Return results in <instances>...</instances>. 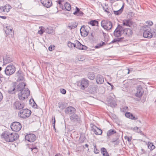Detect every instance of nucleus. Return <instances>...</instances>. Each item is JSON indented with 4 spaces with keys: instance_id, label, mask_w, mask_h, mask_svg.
I'll return each mask as SVG.
<instances>
[{
    "instance_id": "f3484780",
    "label": "nucleus",
    "mask_w": 156,
    "mask_h": 156,
    "mask_svg": "<svg viewBox=\"0 0 156 156\" xmlns=\"http://www.w3.org/2000/svg\"><path fill=\"white\" fill-rule=\"evenodd\" d=\"M42 4L45 7L47 8L50 7L52 5V2L50 0H41Z\"/></svg>"
},
{
    "instance_id": "9b49d317",
    "label": "nucleus",
    "mask_w": 156,
    "mask_h": 156,
    "mask_svg": "<svg viewBox=\"0 0 156 156\" xmlns=\"http://www.w3.org/2000/svg\"><path fill=\"white\" fill-rule=\"evenodd\" d=\"M88 27L82 26L80 30V33L82 36L86 37L88 35L89 32L88 30Z\"/></svg>"
},
{
    "instance_id": "412c9836",
    "label": "nucleus",
    "mask_w": 156,
    "mask_h": 156,
    "mask_svg": "<svg viewBox=\"0 0 156 156\" xmlns=\"http://www.w3.org/2000/svg\"><path fill=\"white\" fill-rule=\"evenodd\" d=\"M91 130L97 135H101L102 133V130L96 126L92 127Z\"/></svg>"
},
{
    "instance_id": "6e6552de",
    "label": "nucleus",
    "mask_w": 156,
    "mask_h": 156,
    "mask_svg": "<svg viewBox=\"0 0 156 156\" xmlns=\"http://www.w3.org/2000/svg\"><path fill=\"white\" fill-rule=\"evenodd\" d=\"M123 27L120 25L118 24L114 32V35L116 37H119L123 34Z\"/></svg>"
},
{
    "instance_id": "aec40b11",
    "label": "nucleus",
    "mask_w": 156,
    "mask_h": 156,
    "mask_svg": "<svg viewBox=\"0 0 156 156\" xmlns=\"http://www.w3.org/2000/svg\"><path fill=\"white\" fill-rule=\"evenodd\" d=\"M123 33L124 35L128 36H130L132 35L133 34L132 30L129 28H124L123 27Z\"/></svg>"
},
{
    "instance_id": "338daca9",
    "label": "nucleus",
    "mask_w": 156,
    "mask_h": 156,
    "mask_svg": "<svg viewBox=\"0 0 156 156\" xmlns=\"http://www.w3.org/2000/svg\"><path fill=\"white\" fill-rule=\"evenodd\" d=\"M0 18L3 19H5L6 18V17L5 16H0Z\"/></svg>"
},
{
    "instance_id": "f257e3e1",
    "label": "nucleus",
    "mask_w": 156,
    "mask_h": 156,
    "mask_svg": "<svg viewBox=\"0 0 156 156\" xmlns=\"http://www.w3.org/2000/svg\"><path fill=\"white\" fill-rule=\"evenodd\" d=\"M26 84L24 82L20 83L17 85L16 83H13L11 84L8 92L10 94H15L16 91H21L26 89L24 88Z\"/></svg>"
},
{
    "instance_id": "2eb2a0df",
    "label": "nucleus",
    "mask_w": 156,
    "mask_h": 156,
    "mask_svg": "<svg viewBox=\"0 0 156 156\" xmlns=\"http://www.w3.org/2000/svg\"><path fill=\"white\" fill-rule=\"evenodd\" d=\"M143 36L145 38H151L152 37V34H151V30L150 28L146 30H144L143 32Z\"/></svg>"
},
{
    "instance_id": "e433bc0d",
    "label": "nucleus",
    "mask_w": 156,
    "mask_h": 156,
    "mask_svg": "<svg viewBox=\"0 0 156 156\" xmlns=\"http://www.w3.org/2000/svg\"><path fill=\"white\" fill-rule=\"evenodd\" d=\"M101 6L102 7L103 9L106 12L109 13L110 12L108 11V6L107 5H106V4H105L104 5H101Z\"/></svg>"
},
{
    "instance_id": "7c9ffc66",
    "label": "nucleus",
    "mask_w": 156,
    "mask_h": 156,
    "mask_svg": "<svg viewBox=\"0 0 156 156\" xmlns=\"http://www.w3.org/2000/svg\"><path fill=\"white\" fill-rule=\"evenodd\" d=\"M12 61V59L9 57H6L3 59L4 63L5 64L10 63Z\"/></svg>"
},
{
    "instance_id": "473e14b6",
    "label": "nucleus",
    "mask_w": 156,
    "mask_h": 156,
    "mask_svg": "<svg viewBox=\"0 0 156 156\" xmlns=\"http://www.w3.org/2000/svg\"><path fill=\"white\" fill-rule=\"evenodd\" d=\"M89 23L92 26H98V22L96 20H94L90 21Z\"/></svg>"
},
{
    "instance_id": "393cba45",
    "label": "nucleus",
    "mask_w": 156,
    "mask_h": 156,
    "mask_svg": "<svg viewBox=\"0 0 156 156\" xmlns=\"http://www.w3.org/2000/svg\"><path fill=\"white\" fill-rule=\"evenodd\" d=\"M123 39V37H120L114 39L110 43H109V44L114 43H118L119 42H124L125 41H126L124 40Z\"/></svg>"
},
{
    "instance_id": "864d4df0",
    "label": "nucleus",
    "mask_w": 156,
    "mask_h": 156,
    "mask_svg": "<svg viewBox=\"0 0 156 156\" xmlns=\"http://www.w3.org/2000/svg\"><path fill=\"white\" fill-rule=\"evenodd\" d=\"M136 133H140L141 135H144V134L142 132L140 129H138V130L136 131Z\"/></svg>"
},
{
    "instance_id": "20e7f679",
    "label": "nucleus",
    "mask_w": 156,
    "mask_h": 156,
    "mask_svg": "<svg viewBox=\"0 0 156 156\" xmlns=\"http://www.w3.org/2000/svg\"><path fill=\"white\" fill-rule=\"evenodd\" d=\"M16 71L15 66L12 64L8 65L4 71L6 75L8 76L13 74Z\"/></svg>"
},
{
    "instance_id": "cd10ccee",
    "label": "nucleus",
    "mask_w": 156,
    "mask_h": 156,
    "mask_svg": "<svg viewBox=\"0 0 156 156\" xmlns=\"http://www.w3.org/2000/svg\"><path fill=\"white\" fill-rule=\"evenodd\" d=\"M3 6L5 11L4 12H8L12 8L9 4H6Z\"/></svg>"
},
{
    "instance_id": "b1692460",
    "label": "nucleus",
    "mask_w": 156,
    "mask_h": 156,
    "mask_svg": "<svg viewBox=\"0 0 156 156\" xmlns=\"http://www.w3.org/2000/svg\"><path fill=\"white\" fill-rule=\"evenodd\" d=\"M76 10L73 12V14L74 15L77 16H82L84 14L83 12L80 11V9L77 7H76Z\"/></svg>"
},
{
    "instance_id": "6ab92c4d",
    "label": "nucleus",
    "mask_w": 156,
    "mask_h": 156,
    "mask_svg": "<svg viewBox=\"0 0 156 156\" xmlns=\"http://www.w3.org/2000/svg\"><path fill=\"white\" fill-rule=\"evenodd\" d=\"M69 118L70 120L73 122L80 121V117L75 113L70 115Z\"/></svg>"
},
{
    "instance_id": "f8f14e48",
    "label": "nucleus",
    "mask_w": 156,
    "mask_h": 156,
    "mask_svg": "<svg viewBox=\"0 0 156 156\" xmlns=\"http://www.w3.org/2000/svg\"><path fill=\"white\" fill-rule=\"evenodd\" d=\"M24 106V104L22 101H16L14 103V107L16 109L19 110H21L22 109H23Z\"/></svg>"
},
{
    "instance_id": "4d7b16f0",
    "label": "nucleus",
    "mask_w": 156,
    "mask_h": 156,
    "mask_svg": "<svg viewBox=\"0 0 156 156\" xmlns=\"http://www.w3.org/2000/svg\"><path fill=\"white\" fill-rule=\"evenodd\" d=\"M139 128L137 126L135 127L133 129V130L136 132V131L138 130V129Z\"/></svg>"
},
{
    "instance_id": "a211bd4d",
    "label": "nucleus",
    "mask_w": 156,
    "mask_h": 156,
    "mask_svg": "<svg viewBox=\"0 0 156 156\" xmlns=\"http://www.w3.org/2000/svg\"><path fill=\"white\" fill-rule=\"evenodd\" d=\"M143 93L144 91L143 88L141 86H139L137 88V91L135 94L136 96L140 98L142 96Z\"/></svg>"
},
{
    "instance_id": "de8ad7c7",
    "label": "nucleus",
    "mask_w": 156,
    "mask_h": 156,
    "mask_svg": "<svg viewBox=\"0 0 156 156\" xmlns=\"http://www.w3.org/2000/svg\"><path fill=\"white\" fill-rule=\"evenodd\" d=\"M61 93L63 94H65L66 93V90L64 89H61L60 90Z\"/></svg>"
},
{
    "instance_id": "c756f323",
    "label": "nucleus",
    "mask_w": 156,
    "mask_h": 156,
    "mask_svg": "<svg viewBox=\"0 0 156 156\" xmlns=\"http://www.w3.org/2000/svg\"><path fill=\"white\" fill-rule=\"evenodd\" d=\"M95 77L94 73L93 72H89L87 74V77L91 80H94Z\"/></svg>"
},
{
    "instance_id": "0eeeda50",
    "label": "nucleus",
    "mask_w": 156,
    "mask_h": 156,
    "mask_svg": "<svg viewBox=\"0 0 156 156\" xmlns=\"http://www.w3.org/2000/svg\"><path fill=\"white\" fill-rule=\"evenodd\" d=\"M101 26L105 30H109L112 27L111 21L108 20H103L101 21Z\"/></svg>"
},
{
    "instance_id": "a18cd8bd",
    "label": "nucleus",
    "mask_w": 156,
    "mask_h": 156,
    "mask_svg": "<svg viewBox=\"0 0 156 156\" xmlns=\"http://www.w3.org/2000/svg\"><path fill=\"white\" fill-rule=\"evenodd\" d=\"M85 137L83 136H80L79 139L80 142L81 143H83L85 140Z\"/></svg>"
},
{
    "instance_id": "72a5a7b5",
    "label": "nucleus",
    "mask_w": 156,
    "mask_h": 156,
    "mask_svg": "<svg viewBox=\"0 0 156 156\" xmlns=\"http://www.w3.org/2000/svg\"><path fill=\"white\" fill-rule=\"evenodd\" d=\"M64 7L66 9L67 11H70L71 9V6L68 2H66L64 5Z\"/></svg>"
},
{
    "instance_id": "bb28decb",
    "label": "nucleus",
    "mask_w": 156,
    "mask_h": 156,
    "mask_svg": "<svg viewBox=\"0 0 156 156\" xmlns=\"http://www.w3.org/2000/svg\"><path fill=\"white\" fill-rule=\"evenodd\" d=\"M125 115L127 118H129L131 119L136 120L137 119V117H135L132 114L129 112H126L125 114Z\"/></svg>"
},
{
    "instance_id": "09e8293b",
    "label": "nucleus",
    "mask_w": 156,
    "mask_h": 156,
    "mask_svg": "<svg viewBox=\"0 0 156 156\" xmlns=\"http://www.w3.org/2000/svg\"><path fill=\"white\" fill-rule=\"evenodd\" d=\"M140 153L141 154H146L147 153V152L146 151H145L144 149H143L142 148H141Z\"/></svg>"
},
{
    "instance_id": "49530a36",
    "label": "nucleus",
    "mask_w": 156,
    "mask_h": 156,
    "mask_svg": "<svg viewBox=\"0 0 156 156\" xmlns=\"http://www.w3.org/2000/svg\"><path fill=\"white\" fill-rule=\"evenodd\" d=\"M85 59V57L83 55L80 56V57H79L78 59L79 61H84Z\"/></svg>"
},
{
    "instance_id": "13d9d810",
    "label": "nucleus",
    "mask_w": 156,
    "mask_h": 156,
    "mask_svg": "<svg viewBox=\"0 0 156 156\" xmlns=\"http://www.w3.org/2000/svg\"><path fill=\"white\" fill-rule=\"evenodd\" d=\"M63 1V0H59L58 1H56L59 4V5H62V2Z\"/></svg>"
},
{
    "instance_id": "ea45409f",
    "label": "nucleus",
    "mask_w": 156,
    "mask_h": 156,
    "mask_svg": "<svg viewBox=\"0 0 156 156\" xmlns=\"http://www.w3.org/2000/svg\"><path fill=\"white\" fill-rule=\"evenodd\" d=\"M111 142L115 145H118L119 143V140L118 139H117L115 140H113Z\"/></svg>"
},
{
    "instance_id": "bf43d9fd",
    "label": "nucleus",
    "mask_w": 156,
    "mask_h": 156,
    "mask_svg": "<svg viewBox=\"0 0 156 156\" xmlns=\"http://www.w3.org/2000/svg\"><path fill=\"white\" fill-rule=\"evenodd\" d=\"M134 13L133 12H129L128 13V15H130L132 17L134 16Z\"/></svg>"
},
{
    "instance_id": "e2e57ef3",
    "label": "nucleus",
    "mask_w": 156,
    "mask_h": 156,
    "mask_svg": "<svg viewBox=\"0 0 156 156\" xmlns=\"http://www.w3.org/2000/svg\"><path fill=\"white\" fill-rule=\"evenodd\" d=\"M3 98L2 93L0 92V102L2 100Z\"/></svg>"
},
{
    "instance_id": "a878e982",
    "label": "nucleus",
    "mask_w": 156,
    "mask_h": 156,
    "mask_svg": "<svg viewBox=\"0 0 156 156\" xmlns=\"http://www.w3.org/2000/svg\"><path fill=\"white\" fill-rule=\"evenodd\" d=\"M116 133V131L113 129L109 130L107 133V136L108 138H109L110 136Z\"/></svg>"
},
{
    "instance_id": "ddd939ff",
    "label": "nucleus",
    "mask_w": 156,
    "mask_h": 156,
    "mask_svg": "<svg viewBox=\"0 0 156 156\" xmlns=\"http://www.w3.org/2000/svg\"><path fill=\"white\" fill-rule=\"evenodd\" d=\"M76 110L75 108L72 106H69L66 108L65 110L66 114L71 115L76 112Z\"/></svg>"
},
{
    "instance_id": "f03ea898",
    "label": "nucleus",
    "mask_w": 156,
    "mask_h": 156,
    "mask_svg": "<svg viewBox=\"0 0 156 156\" xmlns=\"http://www.w3.org/2000/svg\"><path fill=\"white\" fill-rule=\"evenodd\" d=\"M1 137L7 142H12L18 139L19 135L16 133H11L5 131L2 135Z\"/></svg>"
},
{
    "instance_id": "5701e85b",
    "label": "nucleus",
    "mask_w": 156,
    "mask_h": 156,
    "mask_svg": "<svg viewBox=\"0 0 156 156\" xmlns=\"http://www.w3.org/2000/svg\"><path fill=\"white\" fill-rule=\"evenodd\" d=\"M97 83L98 84H102L104 82L103 76L101 75H98L96 78Z\"/></svg>"
},
{
    "instance_id": "c85d7f7f",
    "label": "nucleus",
    "mask_w": 156,
    "mask_h": 156,
    "mask_svg": "<svg viewBox=\"0 0 156 156\" xmlns=\"http://www.w3.org/2000/svg\"><path fill=\"white\" fill-rule=\"evenodd\" d=\"M101 154H102L104 156H109L108 153L105 148H101Z\"/></svg>"
},
{
    "instance_id": "dca6fc26",
    "label": "nucleus",
    "mask_w": 156,
    "mask_h": 156,
    "mask_svg": "<svg viewBox=\"0 0 156 156\" xmlns=\"http://www.w3.org/2000/svg\"><path fill=\"white\" fill-rule=\"evenodd\" d=\"M16 76L18 78L17 81H22L24 79L23 73L20 70H19L16 72Z\"/></svg>"
},
{
    "instance_id": "c9c22d12",
    "label": "nucleus",
    "mask_w": 156,
    "mask_h": 156,
    "mask_svg": "<svg viewBox=\"0 0 156 156\" xmlns=\"http://www.w3.org/2000/svg\"><path fill=\"white\" fill-rule=\"evenodd\" d=\"M148 148L150 149L151 151L153 150L155 147L153 145V144L152 143H148Z\"/></svg>"
},
{
    "instance_id": "1a4fd4ad",
    "label": "nucleus",
    "mask_w": 156,
    "mask_h": 156,
    "mask_svg": "<svg viewBox=\"0 0 156 156\" xmlns=\"http://www.w3.org/2000/svg\"><path fill=\"white\" fill-rule=\"evenodd\" d=\"M10 127L12 130L17 132L19 131L21 129L22 126L20 122H15L11 124Z\"/></svg>"
},
{
    "instance_id": "8fccbe9b",
    "label": "nucleus",
    "mask_w": 156,
    "mask_h": 156,
    "mask_svg": "<svg viewBox=\"0 0 156 156\" xmlns=\"http://www.w3.org/2000/svg\"><path fill=\"white\" fill-rule=\"evenodd\" d=\"M52 125H55V117H52Z\"/></svg>"
},
{
    "instance_id": "603ef678",
    "label": "nucleus",
    "mask_w": 156,
    "mask_h": 156,
    "mask_svg": "<svg viewBox=\"0 0 156 156\" xmlns=\"http://www.w3.org/2000/svg\"><path fill=\"white\" fill-rule=\"evenodd\" d=\"M44 32V30L43 29H41L38 31V33L41 35L43 34Z\"/></svg>"
},
{
    "instance_id": "7ed1b4c3",
    "label": "nucleus",
    "mask_w": 156,
    "mask_h": 156,
    "mask_svg": "<svg viewBox=\"0 0 156 156\" xmlns=\"http://www.w3.org/2000/svg\"><path fill=\"white\" fill-rule=\"evenodd\" d=\"M31 113V111L28 109H23L20 110L18 113V115L20 118L26 119L30 116Z\"/></svg>"
},
{
    "instance_id": "37998d69",
    "label": "nucleus",
    "mask_w": 156,
    "mask_h": 156,
    "mask_svg": "<svg viewBox=\"0 0 156 156\" xmlns=\"http://www.w3.org/2000/svg\"><path fill=\"white\" fill-rule=\"evenodd\" d=\"M152 37H156V29H153L151 30Z\"/></svg>"
},
{
    "instance_id": "0e129e2a",
    "label": "nucleus",
    "mask_w": 156,
    "mask_h": 156,
    "mask_svg": "<svg viewBox=\"0 0 156 156\" xmlns=\"http://www.w3.org/2000/svg\"><path fill=\"white\" fill-rule=\"evenodd\" d=\"M126 139L127 140L128 142H130L131 140V139L128 136H126Z\"/></svg>"
},
{
    "instance_id": "774afa93",
    "label": "nucleus",
    "mask_w": 156,
    "mask_h": 156,
    "mask_svg": "<svg viewBox=\"0 0 156 156\" xmlns=\"http://www.w3.org/2000/svg\"><path fill=\"white\" fill-rule=\"evenodd\" d=\"M96 48H98L101 47L100 46H99V45L98 44L97 45H96L95 47Z\"/></svg>"
},
{
    "instance_id": "58836bf2",
    "label": "nucleus",
    "mask_w": 156,
    "mask_h": 156,
    "mask_svg": "<svg viewBox=\"0 0 156 156\" xmlns=\"http://www.w3.org/2000/svg\"><path fill=\"white\" fill-rule=\"evenodd\" d=\"M93 146L94 147V152L95 153L98 154L99 153V151L98 150L96 147V144H94Z\"/></svg>"
},
{
    "instance_id": "3c124183",
    "label": "nucleus",
    "mask_w": 156,
    "mask_h": 156,
    "mask_svg": "<svg viewBox=\"0 0 156 156\" xmlns=\"http://www.w3.org/2000/svg\"><path fill=\"white\" fill-rule=\"evenodd\" d=\"M146 23L149 25L151 26L153 24V23L151 21H148L146 22Z\"/></svg>"
},
{
    "instance_id": "6e6d98bb",
    "label": "nucleus",
    "mask_w": 156,
    "mask_h": 156,
    "mask_svg": "<svg viewBox=\"0 0 156 156\" xmlns=\"http://www.w3.org/2000/svg\"><path fill=\"white\" fill-rule=\"evenodd\" d=\"M4 10L3 9V6H2L1 7H0V13H2L4 12Z\"/></svg>"
},
{
    "instance_id": "c03bdc74",
    "label": "nucleus",
    "mask_w": 156,
    "mask_h": 156,
    "mask_svg": "<svg viewBox=\"0 0 156 156\" xmlns=\"http://www.w3.org/2000/svg\"><path fill=\"white\" fill-rule=\"evenodd\" d=\"M73 44L74 43H72L70 41H69L67 43V46L69 48H73Z\"/></svg>"
},
{
    "instance_id": "423d86ee",
    "label": "nucleus",
    "mask_w": 156,
    "mask_h": 156,
    "mask_svg": "<svg viewBox=\"0 0 156 156\" xmlns=\"http://www.w3.org/2000/svg\"><path fill=\"white\" fill-rule=\"evenodd\" d=\"M30 91L28 89H24L18 94V97L20 100H23L30 95Z\"/></svg>"
},
{
    "instance_id": "4c0bfd02",
    "label": "nucleus",
    "mask_w": 156,
    "mask_h": 156,
    "mask_svg": "<svg viewBox=\"0 0 156 156\" xmlns=\"http://www.w3.org/2000/svg\"><path fill=\"white\" fill-rule=\"evenodd\" d=\"M73 24H74V26L72 25L70 26H69L68 27L71 29H73L76 28L77 26V23L75 22H73Z\"/></svg>"
},
{
    "instance_id": "9d476101",
    "label": "nucleus",
    "mask_w": 156,
    "mask_h": 156,
    "mask_svg": "<svg viewBox=\"0 0 156 156\" xmlns=\"http://www.w3.org/2000/svg\"><path fill=\"white\" fill-rule=\"evenodd\" d=\"M122 23L123 26L129 27H135L136 26V24L133 22L130 19H126L122 21Z\"/></svg>"
},
{
    "instance_id": "052dcab7",
    "label": "nucleus",
    "mask_w": 156,
    "mask_h": 156,
    "mask_svg": "<svg viewBox=\"0 0 156 156\" xmlns=\"http://www.w3.org/2000/svg\"><path fill=\"white\" fill-rule=\"evenodd\" d=\"M127 3L130 5L132 4L133 0H126Z\"/></svg>"
},
{
    "instance_id": "5fc2aeb1",
    "label": "nucleus",
    "mask_w": 156,
    "mask_h": 156,
    "mask_svg": "<svg viewBox=\"0 0 156 156\" xmlns=\"http://www.w3.org/2000/svg\"><path fill=\"white\" fill-rule=\"evenodd\" d=\"M54 46H53L52 45H51L48 47V50L50 51H51L52 50L54 49Z\"/></svg>"
},
{
    "instance_id": "69168bd1",
    "label": "nucleus",
    "mask_w": 156,
    "mask_h": 156,
    "mask_svg": "<svg viewBox=\"0 0 156 156\" xmlns=\"http://www.w3.org/2000/svg\"><path fill=\"white\" fill-rule=\"evenodd\" d=\"M2 76L1 74H0V84H1L2 82Z\"/></svg>"
},
{
    "instance_id": "680f3d73",
    "label": "nucleus",
    "mask_w": 156,
    "mask_h": 156,
    "mask_svg": "<svg viewBox=\"0 0 156 156\" xmlns=\"http://www.w3.org/2000/svg\"><path fill=\"white\" fill-rule=\"evenodd\" d=\"M108 102H115V101L114 99H113L112 98H111V99H109L108 100Z\"/></svg>"
},
{
    "instance_id": "f704fd0d",
    "label": "nucleus",
    "mask_w": 156,
    "mask_h": 156,
    "mask_svg": "<svg viewBox=\"0 0 156 156\" xmlns=\"http://www.w3.org/2000/svg\"><path fill=\"white\" fill-rule=\"evenodd\" d=\"M29 149H31V151L34 153H37L38 151V150L37 147H29Z\"/></svg>"
},
{
    "instance_id": "4be33fe9",
    "label": "nucleus",
    "mask_w": 156,
    "mask_h": 156,
    "mask_svg": "<svg viewBox=\"0 0 156 156\" xmlns=\"http://www.w3.org/2000/svg\"><path fill=\"white\" fill-rule=\"evenodd\" d=\"M76 48L79 50H86L87 48L86 46L82 44L78 41H76Z\"/></svg>"
},
{
    "instance_id": "2f4dec72",
    "label": "nucleus",
    "mask_w": 156,
    "mask_h": 156,
    "mask_svg": "<svg viewBox=\"0 0 156 156\" xmlns=\"http://www.w3.org/2000/svg\"><path fill=\"white\" fill-rule=\"evenodd\" d=\"M124 8V6L123 5L121 8L118 11H114V13L115 15H118L121 14L122 12L123 9Z\"/></svg>"
},
{
    "instance_id": "4468645a",
    "label": "nucleus",
    "mask_w": 156,
    "mask_h": 156,
    "mask_svg": "<svg viewBox=\"0 0 156 156\" xmlns=\"http://www.w3.org/2000/svg\"><path fill=\"white\" fill-rule=\"evenodd\" d=\"M26 140L30 142H33L36 139L35 135L33 134H29L26 135L25 136Z\"/></svg>"
},
{
    "instance_id": "39448f33",
    "label": "nucleus",
    "mask_w": 156,
    "mask_h": 156,
    "mask_svg": "<svg viewBox=\"0 0 156 156\" xmlns=\"http://www.w3.org/2000/svg\"><path fill=\"white\" fill-rule=\"evenodd\" d=\"M77 84L82 90H84L88 87L89 82L87 79L83 78L78 82Z\"/></svg>"
},
{
    "instance_id": "79ce46f5",
    "label": "nucleus",
    "mask_w": 156,
    "mask_h": 156,
    "mask_svg": "<svg viewBox=\"0 0 156 156\" xmlns=\"http://www.w3.org/2000/svg\"><path fill=\"white\" fill-rule=\"evenodd\" d=\"M103 35L104 36V41H105V42L107 41L108 40V35H107V34H106L104 32H103Z\"/></svg>"
},
{
    "instance_id": "a19ab883",
    "label": "nucleus",
    "mask_w": 156,
    "mask_h": 156,
    "mask_svg": "<svg viewBox=\"0 0 156 156\" xmlns=\"http://www.w3.org/2000/svg\"><path fill=\"white\" fill-rule=\"evenodd\" d=\"M58 105L59 108L62 109H64L66 107L65 104L64 103H59Z\"/></svg>"
}]
</instances>
